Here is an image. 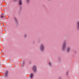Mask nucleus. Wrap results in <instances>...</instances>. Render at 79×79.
<instances>
[{
    "mask_svg": "<svg viewBox=\"0 0 79 79\" xmlns=\"http://www.w3.org/2000/svg\"><path fill=\"white\" fill-rule=\"evenodd\" d=\"M4 16H3V15H2L1 16V18H4Z\"/></svg>",
    "mask_w": 79,
    "mask_h": 79,
    "instance_id": "13",
    "label": "nucleus"
},
{
    "mask_svg": "<svg viewBox=\"0 0 79 79\" xmlns=\"http://www.w3.org/2000/svg\"><path fill=\"white\" fill-rule=\"evenodd\" d=\"M24 38H26V37H27V34H25L24 35Z\"/></svg>",
    "mask_w": 79,
    "mask_h": 79,
    "instance_id": "11",
    "label": "nucleus"
},
{
    "mask_svg": "<svg viewBox=\"0 0 79 79\" xmlns=\"http://www.w3.org/2000/svg\"><path fill=\"white\" fill-rule=\"evenodd\" d=\"M5 76L6 77H7L8 76V71H6Z\"/></svg>",
    "mask_w": 79,
    "mask_h": 79,
    "instance_id": "8",
    "label": "nucleus"
},
{
    "mask_svg": "<svg viewBox=\"0 0 79 79\" xmlns=\"http://www.w3.org/2000/svg\"><path fill=\"white\" fill-rule=\"evenodd\" d=\"M76 27L78 30H79V21H78L77 22V23L76 24Z\"/></svg>",
    "mask_w": 79,
    "mask_h": 79,
    "instance_id": "4",
    "label": "nucleus"
},
{
    "mask_svg": "<svg viewBox=\"0 0 79 79\" xmlns=\"http://www.w3.org/2000/svg\"><path fill=\"white\" fill-rule=\"evenodd\" d=\"M30 77L31 79H32L33 77H34V74L31 73L30 75Z\"/></svg>",
    "mask_w": 79,
    "mask_h": 79,
    "instance_id": "9",
    "label": "nucleus"
},
{
    "mask_svg": "<svg viewBox=\"0 0 79 79\" xmlns=\"http://www.w3.org/2000/svg\"><path fill=\"white\" fill-rule=\"evenodd\" d=\"M49 64L50 66H51L52 65V64L50 62H49Z\"/></svg>",
    "mask_w": 79,
    "mask_h": 79,
    "instance_id": "12",
    "label": "nucleus"
},
{
    "mask_svg": "<svg viewBox=\"0 0 79 79\" xmlns=\"http://www.w3.org/2000/svg\"><path fill=\"white\" fill-rule=\"evenodd\" d=\"M48 1H50L51 0H47Z\"/></svg>",
    "mask_w": 79,
    "mask_h": 79,
    "instance_id": "15",
    "label": "nucleus"
},
{
    "mask_svg": "<svg viewBox=\"0 0 79 79\" xmlns=\"http://www.w3.org/2000/svg\"><path fill=\"white\" fill-rule=\"evenodd\" d=\"M71 50V47L70 46H68L67 48L66 52L67 53H69L70 52V50Z\"/></svg>",
    "mask_w": 79,
    "mask_h": 79,
    "instance_id": "5",
    "label": "nucleus"
},
{
    "mask_svg": "<svg viewBox=\"0 0 79 79\" xmlns=\"http://www.w3.org/2000/svg\"><path fill=\"white\" fill-rule=\"evenodd\" d=\"M45 45L43 43L41 44L40 46V50L41 51V52H44L45 50Z\"/></svg>",
    "mask_w": 79,
    "mask_h": 79,
    "instance_id": "2",
    "label": "nucleus"
},
{
    "mask_svg": "<svg viewBox=\"0 0 79 79\" xmlns=\"http://www.w3.org/2000/svg\"><path fill=\"white\" fill-rule=\"evenodd\" d=\"M32 70L34 71V73L37 72V66L35 65H34L32 68Z\"/></svg>",
    "mask_w": 79,
    "mask_h": 79,
    "instance_id": "3",
    "label": "nucleus"
},
{
    "mask_svg": "<svg viewBox=\"0 0 79 79\" xmlns=\"http://www.w3.org/2000/svg\"><path fill=\"white\" fill-rule=\"evenodd\" d=\"M14 20L16 24H18V19L16 18H14Z\"/></svg>",
    "mask_w": 79,
    "mask_h": 79,
    "instance_id": "7",
    "label": "nucleus"
},
{
    "mask_svg": "<svg viewBox=\"0 0 79 79\" xmlns=\"http://www.w3.org/2000/svg\"><path fill=\"white\" fill-rule=\"evenodd\" d=\"M66 46H67V42L65 40L64 41L62 44V50H64L66 48Z\"/></svg>",
    "mask_w": 79,
    "mask_h": 79,
    "instance_id": "1",
    "label": "nucleus"
},
{
    "mask_svg": "<svg viewBox=\"0 0 79 79\" xmlns=\"http://www.w3.org/2000/svg\"><path fill=\"white\" fill-rule=\"evenodd\" d=\"M19 5L21 6L23 5V2L22 0H19Z\"/></svg>",
    "mask_w": 79,
    "mask_h": 79,
    "instance_id": "6",
    "label": "nucleus"
},
{
    "mask_svg": "<svg viewBox=\"0 0 79 79\" xmlns=\"http://www.w3.org/2000/svg\"><path fill=\"white\" fill-rule=\"evenodd\" d=\"M31 0H26V2L27 3H30V1Z\"/></svg>",
    "mask_w": 79,
    "mask_h": 79,
    "instance_id": "10",
    "label": "nucleus"
},
{
    "mask_svg": "<svg viewBox=\"0 0 79 79\" xmlns=\"http://www.w3.org/2000/svg\"><path fill=\"white\" fill-rule=\"evenodd\" d=\"M61 79V78H59V79Z\"/></svg>",
    "mask_w": 79,
    "mask_h": 79,
    "instance_id": "14",
    "label": "nucleus"
}]
</instances>
